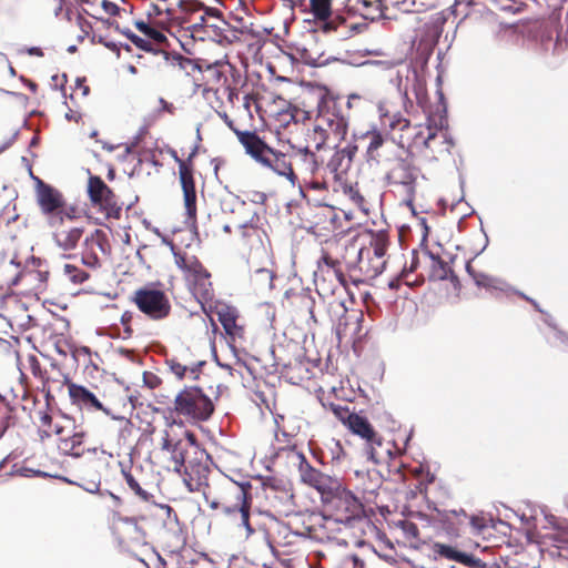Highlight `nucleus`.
Masks as SVG:
<instances>
[{"label": "nucleus", "instance_id": "nucleus-62", "mask_svg": "<svg viewBox=\"0 0 568 568\" xmlns=\"http://www.w3.org/2000/svg\"><path fill=\"white\" fill-rule=\"evenodd\" d=\"M142 379L143 385L149 389H156L163 383L162 378L156 373L151 371L143 372Z\"/></svg>", "mask_w": 568, "mask_h": 568}, {"label": "nucleus", "instance_id": "nucleus-54", "mask_svg": "<svg viewBox=\"0 0 568 568\" xmlns=\"http://www.w3.org/2000/svg\"><path fill=\"white\" fill-rule=\"evenodd\" d=\"M136 318V315L132 311H124L120 317V323L123 327V332L120 334L122 338L129 339L134 335V329L132 327L133 321Z\"/></svg>", "mask_w": 568, "mask_h": 568}, {"label": "nucleus", "instance_id": "nucleus-47", "mask_svg": "<svg viewBox=\"0 0 568 568\" xmlns=\"http://www.w3.org/2000/svg\"><path fill=\"white\" fill-rule=\"evenodd\" d=\"M344 194L357 206L359 210L364 212H368L367 201L364 195L361 193L357 185H346L344 187Z\"/></svg>", "mask_w": 568, "mask_h": 568}, {"label": "nucleus", "instance_id": "nucleus-1", "mask_svg": "<svg viewBox=\"0 0 568 568\" xmlns=\"http://www.w3.org/2000/svg\"><path fill=\"white\" fill-rule=\"evenodd\" d=\"M161 448L171 453L174 469L183 471V481L189 491L201 493L212 510L221 508L237 529L244 530L245 537L254 534L250 523L253 500L248 484L242 485L226 477L210 479L211 468L205 452L191 446L193 456H190V449L182 442H173L166 430Z\"/></svg>", "mask_w": 568, "mask_h": 568}, {"label": "nucleus", "instance_id": "nucleus-15", "mask_svg": "<svg viewBox=\"0 0 568 568\" xmlns=\"http://www.w3.org/2000/svg\"><path fill=\"white\" fill-rule=\"evenodd\" d=\"M385 265L386 261H382V257L375 256L373 253H369V250L357 245L354 262L348 274L352 282L358 285L376 278L382 274Z\"/></svg>", "mask_w": 568, "mask_h": 568}, {"label": "nucleus", "instance_id": "nucleus-43", "mask_svg": "<svg viewBox=\"0 0 568 568\" xmlns=\"http://www.w3.org/2000/svg\"><path fill=\"white\" fill-rule=\"evenodd\" d=\"M13 424V407L6 397L0 395V437Z\"/></svg>", "mask_w": 568, "mask_h": 568}, {"label": "nucleus", "instance_id": "nucleus-6", "mask_svg": "<svg viewBox=\"0 0 568 568\" xmlns=\"http://www.w3.org/2000/svg\"><path fill=\"white\" fill-rule=\"evenodd\" d=\"M171 507L152 504L144 511L133 517H120L116 523V532L122 542L141 544L145 539L144 526L155 528L164 524L163 516H169Z\"/></svg>", "mask_w": 568, "mask_h": 568}, {"label": "nucleus", "instance_id": "nucleus-30", "mask_svg": "<svg viewBox=\"0 0 568 568\" xmlns=\"http://www.w3.org/2000/svg\"><path fill=\"white\" fill-rule=\"evenodd\" d=\"M239 231V243L248 253L264 248V239L267 237L265 231L251 223L234 224Z\"/></svg>", "mask_w": 568, "mask_h": 568}, {"label": "nucleus", "instance_id": "nucleus-5", "mask_svg": "<svg viewBox=\"0 0 568 568\" xmlns=\"http://www.w3.org/2000/svg\"><path fill=\"white\" fill-rule=\"evenodd\" d=\"M321 501L327 516L345 527L364 523V505L341 480Z\"/></svg>", "mask_w": 568, "mask_h": 568}, {"label": "nucleus", "instance_id": "nucleus-24", "mask_svg": "<svg viewBox=\"0 0 568 568\" xmlns=\"http://www.w3.org/2000/svg\"><path fill=\"white\" fill-rule=\"evenodd\" d=\"M39 433L41 439L49 438L53 435L58 437V442L75 428L74 420L67 415H52L48 412L39 413Z\"/></svg>", "mask_w": 568, "mask_h": 568}, {"label": "nucleus", "instance_id": "nucleus-3", "mask_svg": "<svg viewBox=\"0 0 568 568\" xmlns=\"http://www.w3.org/2000/svg\"><path fill=\"white\" fill-rule=\"evenodd\" d=\"M159 404L166 405L165 413L173 424L196 425L211 418L215 410L213 400L195 385L184 386L170 399L162 396Z\"/></svg>", "mask_w": 568, "mask_h": 568}, {"label": "nucleus", "instance_id": "nucleus-35", "mask_svg": "<svg viewBox=\"0 0 568 568\" xmlns=\"http://www.w3.org/2000/svg\"><path fill=\"white\" fill-rule=\"evenodd\" d=\"M292 158L296 160L298 170L306 175H314L318 170L323 160L317 154L310 150V146L305 148H292Z\"/></svg>", "mask_w": 568, "mask_h": 568}, {"label": "nucleus", "instance_id": "nucleus-61", "mask_svg": "<svg viewBox=\"0 0 568 568\" xmlns=\"http://www.w3.org/2000/svg\"><path fill=\"white\" fill-rule=\"evenodd\" d=\"M80 216V211L77 206L70 205L65 206V203L63 204L62 209L59 210V213H57L53 217H63V222H72L77 220Z\"/></svg>", "mask_w": 568, "mask_h": 568}, {"label": "nucleus", "instance_id": "nucleus-42", "mask_svg": "<svg viewBox=\"0 0 568 568\" xmlns=\"http://www.w3.org/2000/svg\"><path fill=\"white\" fill-rule=\"evenodd\" d=\"M257 37H258V33H255L246 28L236 30V29H231L230 26L227 24L226 31H223V33H221L219 38H222L229 42H235V41L246 42V41H248L250 38H257Z\"/></svg>", "mask_w": 568, "mask_h": 568}, {"label": "nucleus", "instance_id": "nucleus-51", "mask_svg": "<svg viewBox=\"0 0 568 568\" xmlns=\"http://www.w3.org/2000/svg\"><path fill=\"white\" fill-rule=\"evenodd\" d=\"M277 430L275 434L276 442L278 444H282V446L278 447V449H285L290 448L291 452L294 454L295 452V444L293 443L294 437L290 433L286 432L285 426L281 425L280 422L276 419Z\"/></svg>", "mask_w": 568, "mask_h": 568}, {"label": "nucleus", "instance_id": "nucleus-64", "mask_svg": "<svg viewBox=\"0 0 568 568\" xmlns=\"http://www.w3.org/2000/svg\"><path fill=\"white\" fill-rule=\"evenodd\" d=\"M206 27H207V32H210V30H212V36L220 37V34L223 33V31H226L227 22L221 16V22H217L215 20H210L207 22Z\"/></svg>", "mask_w": 568, "mask_h": 568}, {"label": "nucleus", "instance_id": "nucleus-63", "mask_svg": "<svg viewBox=\"0 0 568 568\" xmlns=\"http://www.w3.org/2000/svg\"><path fill=\"white\" fill-rule=\"evenodd\" d=\"M389 6L400 12L410 13L414 7V0H387V11L389 10Z\"/></svg>", "mask_w": 568, "mask_h": 568}, {"label": "nucleus", "instance_id": "nucleus-50", "mask_svg": "<svg viewBox=\"0 0 568 568\" xmlns=\"http://www.w3.org/2000/svg\"><path fill=\"white\" fill-rule=\"evenodd\" d=\"M164 363L170 372L180 381L186 376L187 372L195 373V368L180 363L176 357L165 358Z\"/></svg>", "mask_w": 568, "mask_h": 568}, {"label": "nucleus", "instance_id": "nucleus-41", "mask_svg": "<svg viewBox=\"0 0 568 568\" xmlns=\"http://www.w3.org/2000/svg\"><path fill=\"white\" fill-rule=\"evenodd\" d=\"M389 245L388 234L385 232H378L372 236L368 246H363L365 250H369V253H373L375 256L382 257V261L385 260V255Z\"/></svg>", "mask_w": 568, "mask_h": 568}, {"label": "nucleus", "instance_id": "nucleus-34", "mask_svg": "<svg viewBox=\"0 0 568 568\" xmlns=\"http://www.w3.org/2000/svg\"><path fill=\"white\" fill-rule=\"evenodd\" d=\"M217 320L223 326L225 334L234 342L236 338H243L244 327L237 324L239 313L234 307L223 305L217 311Z\"/></svg>", "mask_w": 568, "mask_h": 568}, {"label": "nucleus", "instance_id": "nucleus-53", "mask_svg": "<svg viewBox=\"0 0 568 568\" xmlns=\"http://www.w3.org/2000/svg\"><path fill=\"white\" fill-rule=\"evenodd\" d=\"M324 407H328L332 413L335 415V417L343 423V425H347L348 420H351V417L354 416V412H351L348 406H343L335 403H322Z\"/></svg>", "mask_w": 568, "mask_h": 568}, {"label": "nucleus", "instance_id": "nucleus-32", "mask_svg": "<svg viewBox=\"0 0 568 568\" xmlns=\"http://www.w3.org/2000/svg\"><path fill=\"white\" fill-rule=\"evenodd\" d=\"M443 520L445 523L456 521L459 526H468L470 532L479 535L487 529V519L484 516L473 515L468 516L464 509L444 510Z\"/></svg>", "mask_w": 568, "mask_h": 568}, {"label": "nucleus", "instance_id": "nucleus-16", "mask_svg": "<svg viewBox=\"0 0 568 568\" xmlns=\"http://www.w3.org/2000/svg\"><path fill=\"white\" fill-rule=\"evenodd\" d=\"M112 252V247L106 233L103 230L95 229L84 237L81 261L83 265L97 270L102 266Z\"/></svg>", "mask_w": 568, "mask_h": 568}, {"label": "nucleus", "instance_id": "nucleus-11", "mask_svg": "<svg viewBox=\"0 0 568 568\" xmlns=\"http://www.w3.org/2000/svg\"><path fill=\"white\" fill-rule=\"evenodd\" d=\"M49 277V271L39 265L27 267L21 272L12 265L0 267V301L4 298L13 285L21 283L24 294H39L44 292Z\"/></svg>", "mask_w": 568, "mask_h": 568}, {"label": "nucleus", "instance_id": "nucleus-20", "mask_svg": "<svg viewBox=\"0 0 568 568\" xmlns=\"http://www.w3.org/2000/svg\"><path fill=\"white\" fill-rule=\"evenodd\" d=\"M197 153V148L187 155V163L181 162L179 170V180L183 191L184 207L189 220L195 221L196 219V190L194 182V163L193 159Z\"/></svg>", "mask_w": 568, "mask_h": 568}, {"label": "nucleus", "instance_id": "nucleus-52", "mask_svg": "<svg viewBox=\"0 0 568 568\" xmlns=\"http://www.w3.org/2000/svg\"><path fill=\"white\" fill-rule=\"evenodd\" d=\"M63 271L69 280L74 284H82L90 277L88 272L73 264H65Z\"/></svg>", "mask_w": 568, "mask_h": 568}, {"label": "nucleus", "instance_id": "nucleus-4", "mask_svg": "<svg viewBox=\"0 0 568 568\" xmlns=\"http://www.w3.org/2000/svg\"><path fill=\"white\" fill-rule=\"evenodd\" d=\"M237 139L246 154L260 165L285 178L293 185L298 181L292 154L271 148L256 132H240Z\"/></svg>", "mask_w": 568, "mask_h": 568}, {"label": "nucleus", "instance_id": "nucleus-23", "mask_svg": "<svg viewBox=\"0 0 568 568\" xmlns=\"http://www.w3.org/2000/svg\"><path fill=\"white\" fill-rule=\"evenodd\" d=\"M365 452L368 458L375 464H388L400 456L404 448L399 447L393 439L383 438L377 432L365 443Z\"/></svg>", "mask_w": 568, "mask_h": 568}, {"label": "nucleus", "instance_id": "nucleus-8", "mask_svg": "<svg viewBox=\"0 0 568 568\" xmlns=\"http://www.w3.org/2000/svg\"><path fill=\"white\" fill-rule=\"evenodd\" d=\"M176 266L184 273L190 290L200 303H209L214 298V288L211 273L204 267L195 255L182 251H174Z\"/></svg>", "mask_w": 568, "mask_h": 568}, {"label": "nucleus", "instance_id": "nucleus-27", "mask_svg": "<svg viewBox=\"0 0 568 568\" xmlns=\"http://www.w3.org/2000/svg\"><path fill=\"white\" fill-rule=\"evenodd\" d=\"M345 9L348 13L358 14L366 20L389 18L387 0H345Z\"/></svg>", "mask_w": 568, "mask_h": 568}, {"label": "nucleus", "instance_id": "nucleus-19", "mask_svg": "<svg viewBox=\"0 0 568 568\" xmlns=\"http://www.w3.org/2000/svg\"><path fill=\"white\" fill-rule=\"evenodd\" d=\"M295 457L298 460L297 469L301 481L316 489L321 499L331 493L335 486L337 487L339 479L313 467L303 453H295Z\"/></svg>", "mask_w": 568, "mask_h": 568}, {"label": "nucleus", "instance_id": "nucleus-46", "mask_svg": "<svg viewBox=\"0 0 568 568\" xmlns=\"http://www.w3.org/2000/svg\"><path fill=\"white\" fill-rule=\"evenodd\" d=\"M433 551L436 556L458 562L462 551L455 547L442 542H435Z\"/></svg>", "mask_w": 568, "mask_h": 568}, {"label": "nucleus", "instance_id": "nucleus-55", "mask_svg": "<svg viewBox=\"0 0 568 568\" xmlns=\"http://www.w3.org/2000/svg\"><path fill=\"white\" fill-rule=\"evenodd\" d=\"M458 564H462L468 568H493V565H488L474 555L464 551L460 554Z\"/></svg>", "mask_w": 568, "mask_h": 568}, {"label": "nucleus", "instance_id": "nucleus-21", "mask_svg": "<svg viewBox=\"0 0 568 568\" xmlns=\"http://www.w3.org/2000/svg\"><path fill=\"white\" fill-rule=\"evenodd\" d=\"M311 11L317 20L323 21L324 31H336L341 36H347L349 31L356 29L355 23H348L347 19L342 14H336L331 18L332 14V0H310Z\"/></svg>", "mask_w": 568, "mask_h": 568}, {"label": "nucleus", "instance_id": "nucleus-12", "mask_svg": "<svg viewBox=\"0 0 568 568\" xmlns=\"http://www.w3.org/2000/svg\"><path fill=\"white\" fill-rule=\"evenodd\" d=\"M131 302L151 321H163L172 312L170 297L161 283H149L136 288Z\"/></svg>", "mask_w": 568, "mask_h": 568}, {"label": "nucleus", "instance_id": "nucleus-17", "mask_svg": "<svg viewBox=\"0 0 568 568\" xmlns=\"http://www.w3.org/2000/svg\"><path fill=\"white\" fill-rule=\"evenodd\" d=\"M356 139L365 144V159L368 163L381 165L392 161L394 148L377 128L367 130Z\"/></svg>", "mask_w": 568, "mask_h": 568}, {"label": "nucleus", "instance_id": "nucleus-33", "mask_svg": "<svg viewBox=\"0 0 568 568\" xmlns=\"http://www.w3.org/2000/svg\"><path fill=\"white\" fill-rule=\"evenodd\" d=\"M423 263L428 268L429 280L444 281L449 277L453 283L458 282V277L454 275L447 262L442 260L438 255H435L429 251H424Z\"/></svg>", "mask_w": 568, "mask_h": 568}, {"label": "nucleus", "instance_id": "nucleus-31", "mask_svg": "<svg viewBox=\"0 0 568 568\" xmlns=\"http://www.w3.org/2000/svg\"><path fill=\"white\" fill-rule=\"evenodd\" d=\"M65 384L68 386V392L72 404L88 410L95 409L108 413L102 403L91 390L68 379H65Z\"/></svg>", "mask_w": 568, "mask_h": 568}, {"label": "nucleus", "instance_id": "nucleus-40", "mask_svg": "<svg viewBox=\"0 0 568 568\" xmlns=\"http://www.w3.org/2000/svg\"><path fill=\"white\" fill-rule=\"evenodd\" d=\"M466 271L478 287H484L486 290L500 288L501 283L498 278L485 274L483 272L476 271L470 262L466 264Z\"/></svg>", "mask_w": 568, "mask_h": 568}, {"label": "nucleus", "instance_id": "nucleus-18", "mask_svg": "<svg viewBox=\"0 0 568 568\" xmlns=\"http://www.w3.org/2000/svg\"><path fill=\"white\" fill-rule=\"evenodd\" d=\"M316 121L318 122V131L329 136L334 145L342 142L348 132V119L336 103L322 109Z\"/></svg>", "mask_w": 568, "mask_h": 568}, {"label": "nucleus", "instance_id": "nucleus-49", "mask_svg": "<svg viewBox=\"0 0 568 568\" xmlns=\"http://www.w3.org/2000/svg\"><path fill=\"white\" fill-rule=\"evenodd\" d=\"M222 89L204 84L202 90L203 98L211 104L215 110L223 106V100L221 98Z\"/></svg>", "mask_w": 568, "mask_h": 568}, {"label": "nucleus", "instance_id": "nucleus-57", "mask_svg": "<svg viewBox=\"0 0 568 568\" xmlns=\"http://www.w3.org/2000/svg\"><path fill=\"white\" fill-rule=\"evenodd\" d=\"M423 262V254L420 255L417 251H413L412 253V260H410V263L409 265H405L404 268H403V272H402V278L404 280V282L406 284H409V281H408V275L410 273H414L418 270V267L420 266Z\"/></svg>", "mask_w": 568, "mask_h": 568}, {"label": "nucleus", "instance_id": "nucleus-7", "mask_svg": "<svg viewBox=\"0 0 568 568\" xmlns=\"http://www.w3.org/2000/svg\"><path fill=\"white\" fill-rule=\"evenodd\" d=\"M357 245L356 241L346 240L341 235H333L326 239L322 245L318 265L324 264L327 266L332 271L331 277L335 278L344 287H346V276L342 271V265L344 264L347 272H349Z\"/></svg>", "mask_w": 568, "mask_h": 568}, {"label": "nucleus", "instance_id": "nucleus-9", "mask_svg": "<svg viewBox=\"0 0 568 568\" xmlns=\"http://www.w3.org/2000/svg\"><path fill=\"white\" fill-rule=\"evenodd\" d=\"M304 221L311 233L326 239L344 234L348 223L346 214L323 203L308 205L304 212Z\"/></svg>", "mask_w": 568, "mask_h": 568}, {"label": "nucleus", "instance_id": "nucleus-45", "mask_svg": "<svg viewBox=\"0 0 568 568\" xmlns=\"http://www.w3.org/2000/svg\"><path fill=\"white\" fill-rule=\"evenodd\" d=\"M135 26H136L138 30L140 32H142L149 39L150 42L153 41L156 44H162V43L166 42L165 34L162 31L151 27L146 22L139 21V22H136Z\"/></svg>", "mask_w": 568, "mask_h": 568}, {"label": "nucleus", "instance_id": "nucleus-59", "mask_svg": "<svg viewBox=\"0 0 568 568\" xmlns=\"http://www.w3.org/2000/svg\"><path fill=\"white\" fill-rule=\"evenodd\" d=\"M308 138H310V141H312L314 143L315 149L317 151L321 150L324 145L332 144V140H329V136H326V134H324V132L322 133L318 131V122L317 121L314 125L312 133L308 135Z\"/></svg>", "mask_w": 568, "mask_h": 568}, {"label": "nucleus", "instance_id": "nucleus-22", "mask_svg": "<svg viewBox=\"0 0 568 568\" xmlns=\"http://www.w3.org/2000/svg\"><path fill=\"white\" fill-rule=\"evenodd\" d=\"M49 226L52 229V240L62 251H73L83 237L84 227L63 222V217H50Z\"/></svg>", "mask_w": 568, "mask_h": 568}, {"label": "nucleus", "instance_id": "nucleus-29", "mask_svg": "<svg viewBox=\"0 0 568 568\" xmlns=\"http://www.w3.org/2000/svg\"><path fill=\"white\" fill-rule=\"evenodd\" d=\"M236 72V68L229 61L207 64L204 70V84L222 89L230 82H234L233 78Z\"/></svg>", "mask_w": 568, "mask_h": 568}, {"label": "nucleus", "instance_id": "nucleus-25", "mask_svg": "<svg viewBox=\"0 0 568 568\" xmlns=\"http://www.w3.org/2000/svg\"><path fill=\"white\" fill-rule=\"evenodd\" d=\"M34 181L37 203L42 214L48 216L49 220L62 209L64 204L63 194L39 178H34Z\"/></svg>", "mask_w": 568, "mask_h": 568}, {"label": "nucleus", "instance_id": "nucleus-26", "mask_svg": "<svg viewBox=\"0 0 568 568\" xmlns=\"http://www.w3.org/2000/svg\"><path fill=\"white\" fill-rule=\"evenodd\" d=\"M357 151L358 145L356 143H348L333 153L326 164V170L333 175L334 180H342L347 174Z\"/></svg>", "mask_w": 568, "mask_h": 568}, {"label": "nucleus", "instance_id": "nucleus-14", "mask_svg": "<svg viewBox=\"0 0 568 568\" xmlns=\"http://www.w3.org/2000/svg\"><path fill=\"white\" fill-rule=\"evenodd\" d=\"M385 172L384 181L413 199L416 192L419 169L409 156H393Z\"/></svg>", "mask_w": 568, "mask_h": 568}, {"label": "nucleus", "instance_id": "nucleus-38", "mask_svg": "<svg viewBox=\"0 0 568 568\" xmlns=\"http://www.w3.org/2000/svg\"><path fill=\"white\" fill-rule=\"evenodd\" d=\"M80 487L89 493H95L100 489L101 474L95 469L88 468V464L77 474V481Z\"/></svg>", "mask_w": 568, "mask_h": 568}, {"label": "nucleus", "instance_id": "nucleus-2", "mask_svg": "<svg viewBox=\"0 0 568 568\" xmlns=\"http://www.w3.org/2000/svg\"><path fill=\"white\" fill-rule=\"evenodd\" d=\"M382 122L397 140L402 149L412 155H419L427 161H439L450 155L455 145L454 140L446 130H443V119L439 125L432 124L427 119L425 124H412L399 112L392 113L378 105Z\"/></svg>", "mask_w": 568, "mask_h": 568}, {"label": "nucleus", "instance_id": "nucleus-10", "mask_svg": "<svg viewBox=\"0 0 568 568\" xmlns=\"http://www.w3.org/2000/svg\"><path fill=\"white\" fill-rule=\"evenodd\" d=\"M179 26L189 31L193 39L204 40L211 37L207 32V22L215 20L221 22V11L216 8L205 7L197 0H179Z\"/></svg>", "mask_w": 568, "mask_h": 568}, {"label": "nucleus", "instance_id": "nucleus-39", "mask_svg": "<svg viewBox=\"0 0 568 568\" xmlns=\"http://www.w3.org/2000/svg\"><path fill=\"white\" fill-rule=\"evenodd\" d=\"M346 427L355 435L359 436L362 439L365 440V443L374 436L376 430L372 426V424L368 422L366 417H363L358 414H354L353 417H351V420H348V424Z\"/></svg>", "mask_w": 568, "mask_h": 568}, {"label": "nucleus", "instance_id": "nucleus-56", "mask_svg": "<svg viewBox=\"0 0 568 568\" xmlns=\"http://www.w3.org/2000/svg\"><path fill=\"white\" fill-rule=\"evenodd\" d=\"M243 108L245 109V111L247 112V114L251 119H253L252 108H254L255 112L258 114L260 118H263V115L261 114V105H260L257 93L246 94L244 97Z\"/></svg>", "mask_w": 568, "mask_h": 568}, {"label": "nucleus", "instance_id": "nucleus-48", "mask_svg": "<svg viewBox=\"0 0 568 568\" xmlns=\"http://www.w3.org/2000/svg\"><path fill=\"white\" fill-rule=\"evenodd\" d=\"M122 474H123V477L125 479V483L128 484V486L130 487V489L136 495L139 496L142 500H145L148 501L150 498L153 497L152 494H150L149 491H146L145 489L142 488V486L140 485V483L135 479V477L133 476V474L131 471H126V470H122Z\"/></svg>", "mask_w": 568, "mask_h": 568}, {"label": "nucleus", "instance_id": "nucleus-60", "mask_svg": "<svg viewBox=\"0 0 568 568\" xmlns=\"http://www.w3.org/2000/svg\"><path fill=\"white\" fill-rule=\"evenodd\" d=\"M158 1H159V3L154 4L155 12L158 14L165 12L170 19L175 20L179 23L180 14L179 16L176 14L175 8L169 3V0H158Z\"/></svg>", "mask_w": 568, "mask_h": 568}, {"label": "nucleus", "instance_id": "nucleus-37", "mask_svg": "<svg viewBox=\"0 0 568 568\" xmlns=\"http://www.w3.org/2000/svg\"><path fill=\"white\" fill-rule=\"evenodd\" d=\"M26 368H28L32 375L41 382V390L45 394L47 399L51 396L52 383L54 382L45 369H42L41 364L36 355H29L27 357Z\"/></svg>", "mask_w": 568, "mask_h": 568}, {"label": "nucleus", "instance_id": "nucleus-58", "mask_svg": "<svg viewBox=\"0 0 568 568\" xmlns=\"http://www.w3.org/2000/svg\"><path fill=\"white\" fill-rule=\"evenodd\" d=\"M406 539L410 541L419 540V529L417 525L409 520H400L398 524Z\"/></svg>", "mask_w": 568, "mask_h": 568}, {"label": "nucleus", "instance_id": "nucleus-28", "mask_svg": "<svg viewBox=\"0 0 568 568\" xmlns=\"http://www.w3.org/2000/svg\"><path fill=\"white\" fill-rule=\"evenodd\" d=\"M263 491L274 508L287 506L293 499L288 483L281 478L266 477L263 481Z\"/></svg>", "mask_w": 568, "mask_h": 568}, {"label": "nucleus", "instance_id": "nucleus-36", "mask_svg": "<svg viewBox=\"0 0 568 568\" xmlns=\"http://www.w3.org/2000/svg\"><path fill=\"white\" fill-rule=\"evenodd\" d=\"M85 433L82 430H77V427L72 433L63 436L58 442V449L64 454L74 457H80L85 452L84 439Z\"/></svg>", "mask_w": 568, "mask_h": 568}, {"label": "nucleus", "instance_id": "nucleus-44", "mask_svg": "<svg viewBox=\"0 0 568 568\" xmlns=\"http://www.w3.org/2000/svg\"><path fill=\"white\" fill-rule=\"evenodd\" d=\"M332 282H333V278L327 281V278L325 276L317 277L315 280V286H316L317 293L321 296L327 297V296L335 295V293L338 288H344L345 291H347V286L344 287L336 280H335V282H336L335 284Z\"/></svg>", "mask_w": 568, "mask_h": 568}, {"label": "nucleus", "instance_id": "nucleus-13", "mask_svg": "<svg viewBox=\"0 0 568 568\" xmlns=\"http://www.w3.org/2000/svg\"><path fill=\"white\" fill-rule=\"evenodd\" d=\"M87 193L91 207L102 214L105 220L118 221L121 219L123 203L100 176H89Z\"/></svg>", "mask_w": 568, "mask_h": 568}]
</instances>
